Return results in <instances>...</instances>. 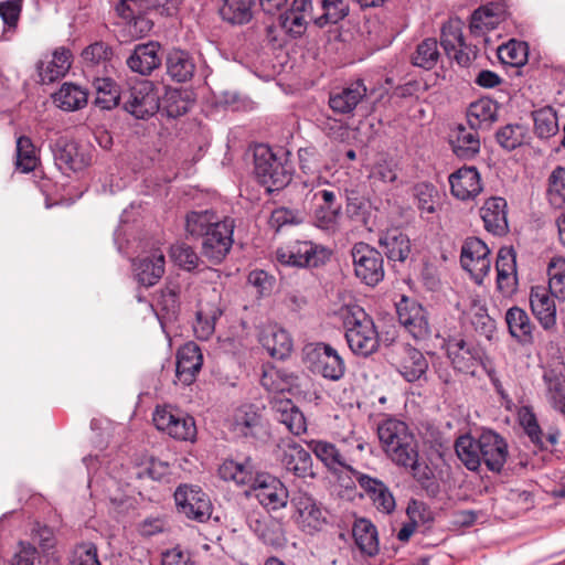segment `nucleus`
<instances>
[{
  "label": "nucleus",
  "instance_id": "obj_1",
  "mask_svg": "<svg viewBox=\"0 0 565 565\" xmlns=\"http://www.w3.org/2000/svg\"><path fill=\"white\" fill-rule=\"evenodd\" d=\"M235 220L220 217L213 210L191 211L185 215V232L192 238H201V253L218 265L228 255L234 243Z\"/></svg>",
  "mask_w": 565,
  "mask_h": 565
},
{
  "label": "nucleus",
  "instance_id": "obj_2",
  "mask_svg": "<svg viewBox=\"0 0 565 565\" xmlns=\"http://www.w3.org/2000/svg\"><path fill=\"white\" fill-rule=\"evenodd\" d=\"M377 437L382 450L396 466H411L418 457V444L408 425L395 417H386L377 424Z\"/></svg>",
  "mask_w": 565,
  "mask_h": 565
},
{
  "label": "nucleus",
  "instance_id": "obj_3",
  "mask_svg": "<svg viewBox=\"0 0 565 565\" xmlns=\"http://www.w3.org/2000/svg\"><path fill=\"white\" fill-rule=\"evenodd\" d=\"M344 337L351 352L369 358L379 351L381 340L373 318L360 306L349 307L343 316Z\"/></svg>",
  "mask_w": 565,
  "mask_h": 565
},
{
  "label": "nucleus",
  "instance_id": "obj_4",
  "mask_svg": "<svg viewBox=\"0 0 565 565\" xmlns=\"http://www.w3.org/2000/svg\"><path fill=\"white\" fill-rule=\"evenodd\" d=\"M285 158L278 157L269 147L256 148L254 172L258 182L265 186L267 192L279 191L286 188L292 179V164L288 160V152Z\"/></svg>",
  "mask_w": 565,
  "mask_h": 565
},
{
  "label": "nucleus",
  "instance_id": "obj_5",
  "mask_svg": "<svg viewBox=\"0 0 565 565\" xmlns=\"http://www.w3.org/2000/svg\"><path fill=\"white\" fill-rule=\"evenodd\" d=\"M302 361L308 370L329 381H339L345 374V363L337 349L326 342H309L302 348Z\"/></svg>",
  "mask_w": 565,
  "mask_h": 565
},
{
  "label": "nucleus",
  "instance_id": "obj_6",
  "mask_svg": "<svg viewBox=\"0 0 565 565\" xmlns=\"http://www.w3.org/2000/svg\"><path fill=\"white\" fill-rule=\"evenodd\" d=\"M443 349L452 369L459 373L476 376L480 367H486V351L475 341L449 335L444 340Z\"/></svg>",
  "mask_w": 565,
  "mask_h": 565
},
{
  "label": "nucleus",
  "instance_id": "obj_7",
  "mask_svg": "<svg viewBox=\"0 0 565 565\" xmlns=\"http://www.w3.org/2000/svg\"><path fill=\"white\" fill-rule=\"evenodd\" d=\"M332 250L311 241H296L276 250V258L281 265L298 268H319L326 265Z\"/></svg>",
  "mask_w": 565,
  "mask_h": 565
},
{
  "label": "nucleus",
  "instance_id": "obj_8",
  "mask_svg": "<svg viewBox=\"0 0 565 565\" xmlns=\"http://www.w3.org/2000/svg\"><path fill=\"white\" fill-rule=\"evenodd\" d=\"M350 255L354 276L362 284L375 287L384 279V258L375 247L365 242H358L352 246Z\"/></svg>",
  "mask_w": 565,
  "mask_h": 565
},
{
  "label": "nucleus",
  "instance_id": "obj_9",
  "mask_svg": "<svg viewBox=\"0 0 565 565\" xmlns=\"http://www.w3.org/2000/svg\"><path fill=\"white\" fill-rule=\"evenodd\" d=\"M391 364L406 382L414 383L424 379L429 363L424 353L409 343L393 345L388 351Z\"/></svg>",
  "mask_w": 565,
  "mask_h": 565
},
{
  "label": "nucleus",
  "instance_id": "obj_10",
  "mask_svg": "<svg viewBox=\"0 0 565 565\" xmlns=\"http://www.w3.org/2000/svg\"><path fill=\"white\" fill-rule=\"evenodd\" d=\"M295 510L294 519L298 527L306 534H315L327 524L326 511L312 495L298 491L291 498Z\"/></svg>",
  "mask_w": 565,
  "mask_h": 565
},
{
  "label": "nucleus",
  "instance_id": "obj_11",
  "mask_svg": "<svg viewBox=\"0 0 565 565\" xmlns=\"http://www.w3.org/2000/svg\"><path fill=\"white\" fill-rule=\"evenodd\" d=\"M122 108L136 119H148L160 108L159 97L152 83L140 82L124 92Z\"/></svg>",
  "mask_w": 565,
  "mask_h": 565
},
{
  "label": "nucleus",
  "instance_id": "obj_12",
  "mask_svg": "<svg viewBox=\"0 0 565 565\" xmlns=\"http://www.w3.org/2000/svg\"><path fill=\"white\" fill-rule=\"evenodd\" d=\"M51 150L56 167L65 174L83 171L92 162L90 152L66 136L57 138Z\"/></svg>",
  "mask_w": 565,
  "mask_h": 565
},
{
  "label": "nucleus",
  "instance_id": "obj_13",
  "mask_svg": "<svg viewBox=\"0 0 565 565\" xmlns=\"http://www.w3.org/2000/svg\"><path fill=\"white\" fill-rule=\"evenodd\" d=\"M174 500L178 511L190 520L203 523L211 518V500L198 486L180 484L174 492Z\"/></svg>",
  "mask_w": 565,
  "mask_h": 565
},
{
  "label": "nucleus",
  "instance_id": "obj_14",
  "mask_svg": "<svg viewBox=\"0 0 565 565\" xmlns=\"http://www.w3.org/2000/svg\"><path fill=\"white\" fill-rule=\"evenodd\" d=\"M440 45L447 56L454 58L460 66L470 65L477 57L478 49L465 42L462 22L459 19L444 23L440 31Z\"/></svg>",
  "mask_w": 565,
  "mask_h": 565
},
{
  "label": "nucleus",
  "instance_id": "obj_15",
  "mask_svg": "<svg viewBox=\"0 0 565 565\" xmlns=\"http://www.w3.org/2000/svg\"><path fill=\"white\" fill-rule=\"evenodd\" d=\"M250 491L267 511H278L288 503L289 493L285 484L267 472H257L252 480Z\"/></svg>",
  "mask_w": 565,
  "mask_h": 565
},
{
  "label": "nucleus",
  "instance_id": "obj_16",
  "mask_svg": "<svg viewBox=\"0 0 565 565\" xmlns=\"http://www.w3.org/2000/svg\"><path fill=\"white\" fill-rule=\"evenodd\" d=\"M395 307L398 322L415 340H426L430 335L427 311L417 300L402 296Z\"/></svg>",
  "mask_w": 565,
  "mask_h": 565
},
{
  "label": "nucleus",
  "instance_id": "obj_17",
  "mask_svg": "<svg viewBox=\"0 0 565 565\" xmlns=\"http://www.w3.org/2000/svg\"><path fill=\"white\" fill-rule=\"evenodd\" d=\"M340 192L322 189L313 194L316 207L313 211V224L323 231L335 232L342 217V204L338 200Z\"/></svg>",
  "mask_w": 565,
  "mask_h": 565
},
{
  "label": "nucleus",
  "instance_id": "obj_18",
  "mask_svg": "<svg viewBox=\"0 0 565 565\" xmlns=\"http://www.w3.org/2000/svg\"><path fill=\"white\" fill-rule=\"evenodd\" d=\"M460 263L476 282H482L491 268L490 249L478 237H467L461 247Z\"/></svg>",
  "mask_w": 565,
  "mask_h": 565
},
{
  "label": "nucleus",
  "instance_id": "obj_19",
  "mask_svg": "<svg viewBox=\"0 0 565 565\" xmlns=\"http://www.w3.org/2000/svg\"><path fill=\"white\" fill-rule=\"evenodd\" d=\"M478 443L481 463L488 470L501 473L509 456L505 439L492 429H483L478 436Z\"/></svg>",
  "mask_w": 565,
  "mask_h": 565
},
{
  "label": "nucleus",
  "instance_id": "obj_20",
  "mask_svg": "<svg viewBox=\"0 0 565 565\" xmlns=\"http://www.w3.org/2000/svg\"><path fill=\"white\" fill-rule=\"evenodd\" d=\"M554 298L544 286L532 287L529 297L533 316L540 327L548 333H554L557 330V310Z\"/></svg>",
  "mask_w": 565,
  "mask_h": 565
},
{
  "label": "nucleus",
  "instance_id": "obj_21",
  "mask_svg": "<svg viewBox=\"0 0 565 565\" xmlns=\"http://www.w3.org/2000/svg\"><path fill=\"white\" fill-rule=\"evenodd\" d=\"M280 448V462L287 472L301 479L316 478L311 455L300 444L289 439Z\"/></svg>",
  "mask_w": 565,
  "mask_h": 565
},
{
  "label": "nucleus",
  "instance_id": "obj_22",
  "mask_svg": "<svg viewBox=\"0 0 565 565\" xmlns=\"http://www.w3.org/2000/svg\"><path fill=\"white\" fill-rule=\"evenodd\" d=\"M159 430L179 440H194L196 436L195 420L192 416L173 414L163 408L156 409L152 418Z\"/></svg>",
  "mask_w": 565,
  "mask_h": 565
},
{
  "label": "nucleus",
  "instance_id": "obj_23",
  "mask_svg": "<svg viewBox=\"0 0 565 565\" xmlns=\"http://www.w3.org/2000/svg\"><path fill=\"white\" fill-rule=\"evenodd\" d=\"M504 322L509 335L518 345L529 348L535 343L537 328L525 309L512 306L505 311Z\"/></svg>",
  "mask_w": 565,
  "mask_h": 565
},
{
  "label": "nucleus",
  "instance_id": "obj_24",
  "mask_svg": "<svg viewBox=\"0 0 565 565\" xmlns=\"http://www.w3.org/2000/svg\"><path fill=\"white\" fill-rule=\"evenodd\" d=\"M366 95L367 88L364 81L359 78L330 92L328 104L335 114L348 115L353 113Z\"/></svg>",
  "mask_w": 565,
  "mask_h": 565
},
{
  "label": "nucleus",
  "instance_id": "obj_25",
  "mask_svg": "<svg viewBox=\"0 0 565 565\" xmlns=\"http://www.w3.org/2000/svg\"><path fill=\"white\" fill-rule=\"evenodd\" d=\"M269 404L275 418L284 424L292 435L299 436L307 431L306 417L290 398L275 395L269 401Z\"/></svg>",
  "mask_w": 565,
  "mask_h": 565
},
{
  "label": "nucleus",
  "instance_id": "obj_26",
  "mask_svg": "<svg viewBox=\"0 0 565 565\" xmlns=\"http://www.w3.org/2000/svg\"><path fill=\"white\" fill-rule=\"evenodd\" d=\"M203 364V355L199 345L188 342L177 353L175 376L183 385L192 384Z\"/></svg>",
  "mask_w": 565,
  "mask_h": 565
},
{
  "label": "nucleus",
  "instance_id": "obj_27",
  "mask_svg": "<svg viewBox=\"0 0 565 565\" xmlns=\"http://www.w3.org/2000/svg\"><path fill=\"white\" fill-rule=\"evenodd\" d=\"M354 478L361 489L365 491L377 511L391 514L396 507L395 498L390 488L380 479L372 478L362 472H354Z\"/></svg>",
  "mask_w": 565,
  "mask_h": 565
},
{
  "label": "nucleus",
  "instance_id": "obj_28",
  "mask_svg": "<svg viewBox=\"0 0 565 565\" xmlns=\"http://www.w3.org/2000/svg\"><path fill=\"white\" fill-rule=\"evenodd\" d=\"M159 42L149 41L135 46V50L127 58L128 67L140 75H150L159 68L162 63Z\"/></svg>",
  "mask_w": 565,
  "mask_h": 565
},
{
  "label": "nucleus",
  "instance_id": "obj_29",
  "mask_svg": "<svg viewBox=\"0 0 565 565\" xmlns=\"http://www.w3.org/2000/svg\"><path fill=\"white\" fill-rule=\"evenodd\" d=\"M454 196L466 201L475 199L482 191L480 173L476 167H462L449 175Z\"/></svg>",
  "mask_w": 565,
  "mask_h": 565
},
{
  "label": "nucleus",
  "instance_id": "obj_30",
  "mask_svg": "<svg viewBox=\"0 0 565 565\" xmlns=\"http://www.w3.org/2000/svg\"><path fill=\"white\" fill-rule=\"evenodd\" d=\"M508 204L503 198H490L480 209L484 228L497 236H503L509 231L507 211Z\"/></svg>",
  "mask_w": 565,
  "mask_h": 565
},
{
  "label": "nucleus",
  "instance_id": "obj_31",
  "mask_svg": "<svg viewBox=\"0 0 565 565\" xmlns=\"http://www.w3.org/2000/svg\"><path fill=\"white\" fill-rule=\"evenodd\" d=\"M505 19V9L501 3L491 2L473 11L469 30L475 36H482L494 30Z\"/></svg>",
  "mask_w": 565,
  "mask_h": 565
},
{
  "label": "nucleus",
  "instance_id": "obj_32",
  "mask_svg": "<svg viewBox=\"0 0 565 565\" xmlns=\"http://www.w3.org/2000/svg\"><path fill=\"white\" fill-rule=\"evenodd\" d=\"M73 54L65 46L57 47L49 62L40 61L36 64L41 84H51L64 77L71 68Z\"/></svg>",
  "mask_w": 565,
  "mask_h": 565
},
{
  "label": "nucleus",
  "instance_id": "obj_33",
  "mask_svg": "<svg viewBox=\"0 0 565 565\" xmlns=\"http://www.w3.org/2000/svg\"><path fill=\"white\" fill-rule=\"evenodd\" d=\"M257 10V0H221L218 15L232 26L248 24Z\"/></svg>",
  "mask_w": 565,
  "mask_h": 565
},
{
  "label": "nucleus",
  "instance_id": "obj_34",
  "mask_svg": "<svg viewBox=\"0 0 565 565\" xmlns=\"http://www.w3.org/2000/svg\"><path fill=\"white\" fill-rule=\"evenodd\" d=\"M379 245L387 259L392 262L404 263L412 252L409 237L397 227L381 233Z\"/></svg>",
  "mask_w": 565,
  "mask_h": 565
},
{
  "label": "nucleus",
  "instance_id": "obj_35",
  "mask_svg": "<svg viewBox=\"0 0 565 565\" xmlns=\"http://www.w3.org/2000/svg\"><path fill=\"white\" fill-rule=\"evenodd\" d=\"M454 153L463 160L475 158L480 151V137L478 130L458 124L449 136Z\"/></svg>",
  "mask_w": 565,
  "mask_h": 565
},
{
  "label": "nucleus",
  "instance_id": "obj_36",
  "mask_svg": "<svg viewBox=\"0 0 565 565\" xmlns=\"http://www.w3.org/2000/svg\"><path fill=\"white\" fill-rule=\"evenodd\" d=\"M164 255L158 249L149 256L138 258L134 263L137 281L145 287L156 285L164 274Z\"/></svg>",
  "mask_w": 565,
  "mask_h": 565
},
{
  "label": "nucleus",
  "instance_id": "obj_37",
  "mask_svg": "<svg viewBox=\"0 0 565 565\" xmlns=\"http://www.w3.org/2000/svg\"><path fill=\"white\" fill-rule=\"evenodd\" d=\"M259 341L270 356L285 359L292 351V339L290 334L277 324L267 326L260 333Z\"/></svg>",
  "mask_w": 565,
  "mask_h": 565
},
{
  "label": "nucleus",
  "instance_id": "obj_38",
  "mask_svg": "<svg viewBox=\"0 0 565 565\" xmlns=\"http://www.w3.org/2000/svg\"><path fill=\"white\" fill-rule=\"evenodd\" d=\"M166 67L172 81L184 83L194 76L196 64L190 52L181 49H172L167 54Z\"/></svg>",
  "mask_w": 565,
  "mask_h": 565
},
{
  "label": "nucleus",
  "instance_id": "obj_39",
  "mask_svg": "<svg viewBox=\"0 0 565 565\" xmlns=\"http://www.w3.org/2000/svg\"><path fill=\"white\" fill-rule=\"evenodd\" d=\"M498 103L490 98H480L471 103L467 110V122L472 130H488L498 120Z\"/></svg>",
  "mask_w": 565,
  "mask_h": 565
},
{
  "label": "nucleus",
  "instance_id": "obj_40",
  "mask_svg": "<svg viewBox=\"0 0 565 565\" xmlns=\"http://www.w3.org/2000/svg\"><path fill=\"white\" fill-rule=\"evenodd\" d=\"M352 535L359 551L367 556L374 557L380 552V542L376 526L367 519H356L352 526Z\"/></svg>",
  "mask_w": 565,
  "mask_h": 565
},
{
  "label": "nucleus",
  "instance_id": "obj_41",
  "mask_svg": "<svg viewBox=\"0 0 565 565\" xmlns=\"http://www.w3.org/2000/svg\"><path fill=\"white\" fill-rule=\"evenodd\" d=\"M262 427V415L253 404L238 407L233 418V430L243 437H256Z\"/></svg>",
  "mask_w": 565,
  "mask_h": 565
},
{
  "label": "nucleus",
  "instance_id": "obj_42",
  "mask_svg": "<svg viewBox=\"0 0 565 565\" xmlns=\"http://www.w3.org/2000/svg\"><path fill=\"white\" fill-rule=\"evenodd\" d=\"M96 90L94 104L103 110H110L117 107L122 100L124 92L110 77H96L93 82Z\"/></svg>",
  "mask_w": 565,
  "mask_h": 565
},
{
  "label": "nucleus",
  "instance_id": "obj_43",
  "mask_svg": "<svg viewBox=\"0 0 565 565\" xmlns=\"http://www.w3.org/2000/svg\"><path fill=\"white\" fill-rule=\"evenodd\" d=\"M308 447L315 454V456L329 469L332 471H338L339 469L351 470V467L347 465L344 456L340 452V450L335 447L334 444L326 441L312 439L308 441Z\"/></svg>",
  "mask_w": 565,
  "mask_h": 565
},
{
  "label": "nucleus",
  "instance_id": "obj_44",
  "mask_svg": "<svg viewBox=\"0 0 565 565\" xmlns=\"http://www.w3.org/2000/svg\"><path fill=\"white\" fill-rule=\"evenodd\" d=\"M542 381L545 398L552 408L565 402V371L563 369H545Z\"/></svg>",
  "mask_w": 565,
  "mask_h": 565
},
{
  "label": "nucleus",
  "instance_id": "obj_45",
  "mask_svg": "<svg viewBox=\"0 0 565 565\" xmlns=\"http://www.w3.org/2000/svg\"><path fill=\"white\" fill-rule=\"evenodd\" d=\"M54 103L63 110L74 111L87 105L88 92L73 83H64L53 95Z\"/></svg>",
  "mask_w": 565,
  "mask_h": 565
},
{
  "label": "nucleus",
  "instance_id": "obj_46",
  "mask_svg": "<svg viewBox=\"0 0 565 565\" xmlns=\"http://www.w3.org/2000/svg\"><path fill=\"white\" fill-rule=\"evenodd\" d=\"M297 382V375L277 367L264 370L260 377V384L265 390L278 394L290 392L298 385Z\"/></svg>",
  "mask_w": 565,
  "mask_h": 565
},
{
  "label": "nucleus",
  "instance_id": "obj_47",
  "mask_svg": "<svg viewBox=\"0 0 565 565\" xmlns=\"http://www.w3.org/2000/svg\"><path fill=\"white\" fill-rule=\"evenodd\" d=\"M255 467L250 458L243 462L226 459L218 467V476L225 481H234L237 484H247L254 479Z\"/></svg>",
  "mask_w": 565,
  "mask_h": 565
},
{
  "label": "nucleus",
  "instance_id": "obj_48",
  "mask_svg": "<svg viewBox=\"0 0 565 565\" xmlns=\"http://www.w3.org/2000/svg\"><path fill=\"white\" fill-rule=\"evenodd\" d=\"M533 132L540 139H548L558 132V118L552 106H544L531 113Z\"/></svg>",
  "mask_w": 565,
  "mask_h": 565
},
{
  "label": "nucleus",
  "instance_id": "obj_49",
  "mask_svg": "<svg viewBox=\"0 0 565 565\" xmlns=\"http://www.w3.org/2000/svg\"><path fill=\"white\" fill-rule=\"evenodd\" d=\"M455 451L467 469L477 471L480 468L481 456L478 437L475 438L470 434L459 436L455 441Z\"/></svg>",
  "mask_w": 565,
  "mask_h": 565
},
{
  "label": "nucleus",
  "instance_id": "obj_50",
  "mask_svg": "<svg viewBox=\"0 0 565 565\" xmlns=\"http://www.w3.org/2000/svg\"><path fill=\"white\" fill-rule=\"evenodd\" d=\"M440 58L438 42L434 38H426L419 42L411 55V63L426 71L433 70Z\"/></svg>",
  "mask_w": 565,
  "mask_h": 565
},
{
  "label": "nucleus",
  "instance_id": "obj_51",
  "mask_svg": "<svg viewBox=\"0 0 565 565\" xmlns=\"http://www.w3.org/2000/svg\"><path fill=\"white\" fill-rule=\"evenodd\" d=\"M495 139L503 149L511 151L529 142V128L521 124H508L497 131Z\"/></svg>",
  "mask_w": 565,
  "mask_h": 565
},
{
  "label": "nucleus",
  "instance_id": "obj_52",
  "mask_svg": "<svg viewBox=\"0 0 565 565\" xmlns=\"http://www.w3.org/2000/svg\"><path fill=\"white\" fill-rule=\"evenodd\" d=\"M321 13L315 19V25L322 29L329 24H337L349 14L345 0H320Z\"/></svg>",
  "mask_w": 565,
  "mask_h": 565
},
{
  "label": "nucleus",
  "instance_id": "obj_53",
  "mask_svg": "<svg viewBox=\"0 0 565 565\" xmlns=\"http://www.w3.org/2000/svg\"><path fill=\"white\" fill-rule=\"evenodd\" d=\"M548 286L546 289L556 299L565 300V258L553 257L547 265Z\"/></svg>",
  "mask_w": 565,
  "mask_h": 565
},
{
  "label": "nucleus",
  "instance_id": "obj_54",
  "mask_svg": "<svg viewBox=\"0 0 565 565\" xmlns=\"http://www.w3.org/2000/svg\"><path fill=\"white\" fill-rule=\"evenodd\" d=\"M529 45L524 41L511 39L498 47L499 60L513 67L523 66L527 61Z\"/></svg>",
  "mask_w": 565,
  "mask_h": 565
},
{
  "label": "nucleus",
  "instance_id": "obj_55",
  "mask_svg": "<svg viewBox=\"0 0 565 565\" xmlns=\"http://www.w3.org/2000/svg\"><path fill=\"white\" fill-rule=\"evenodd\" d=\"M114 55L113 47L104 42L96 41L87 45L81 53L82 63L87 68L105 66Z\"/></svg>",
  "mask_w": 565,
  "mask_h": 565
},
{
  "label": "nucleus",
  "instance_id": "obj_56",
  "mask_svg": "<svg viewBox=\"0 0 565 565\" xmlns=\"http://www.w3.org/2000/svg\"><path fill=\"white\" fill-rule=\"evenodd\" d=\"M519 422L531 443L540 450H545L543 430L537 422L535 413L530 407H523L519 412Z\"/></svg>",
  "mask_w": 565,
  "mask_h": 565
},
{
  "label": "nucleus",
  "instance_id": "obj_57",
  "mask_svg": "<svg viewBox=\"0 0 565 565\" xmlns=\"http://www.w3.org/2000/svg\"><path fill=\"white\" fill-rule=\"evenodd\" d=\"M402 467L412 471L414 479L429 497L435 498L440 492V487L434 476V472L427 465L419 463V456L416 457V462L414 465Z\"/></svg>",
  "mask_w": 565,
  "mask_h": 565
},
{
  "label": "nucleus",
  "instance_id": "obj_58",
  "mask_svg": "<svg viewBox=\"0 0 565 565\" xmlns=\"http://www.w3.org/2000/svg\"><path fill=\"white\" fill-rule=\"evenodd\" d=\"M469 320L475 331L490 340L495 331V321L492 319L484 306L472 303L469 312Z\"/></svg>",
  "mask_w": 565,
  "mask_h": 565
},
{
  "label": "nucleus",
  "instance_id": "obj_59",
  "mask_svg": "<svg viewBox=\"0 0 565 565\" xmlns=\"http://www.w3.org/2000/svg\"><path fill=\"white\" fill-rule=\"evenodd\" d=\"M547 200L554 209L565 205V168L557 167L548 178Z\"/></svg>",
  "mask_w": 565,
  "mask_h": 565
},
{
  "label": "nucleus",
  "instance_id": "obj_60",
  "mask_svg": "<svg viewBox=\"0 0 565 565\" xmlns=\"http://www.w3.org/2000/svg\"><path fill=\"white\" fill-rule=\"evenodd\" d=\"M17 167L22 172H31L36 168L38 158L32 140L26 136H20L17 140Z\"/></svg>",
  "mask_w": 565,
  "mask_h": 565
},
{
  "label": "nucleus",
  "instance_id": "obj_61",
  "mask_svg": "<svg viewBox=\"0 0 565 565\" xmlns=\"http://www.w3.org/2000/svg\"><path fill=\"white\" fill-rule=\"evenodd\" d=\"M413 194L416 201V205L422 212H435V204L438 196L435 185L427 182L417 183L413 188Z\"/></svg>",
  "mask_w": 565,
  "mask_h": 565
},
{
  "label": "nucleus",
  "instance_id": "obj_62",
  "mask_svg": "<svg viewBox=\"0 0 565 565\" xmlns=\"http://www.w3.org/2000/svg\"><path fill=\"white\" fill-rule=\"evenodd\" d=\"M170 256L178 266L185 270L195 269L200 262V257L194 248L184 243L172 245Z\"/></svg>",
  "mask_w": 565,
  "mask_h": 565
},
{
  "label": "nucleus",
  "instance_id": "obj_63",
  "mask_svg": "<svg viewBox=\"0 0 565 565\" xmlns=\"http://www.w3.org/2000/svg\"><path fill=\"white\" fill-rule=\"evenodd\" d=\"M115 9L118 17L126 21L153 10V2L151 0H120Z\"/></svg>",
  "mask_w": 565,
  "mask_h": 565
},
{
  "label": "nucleus",
  "instance_id": "obj_64",
  "mask_svg": "<svg viewBox=\"0 0 565 565\" xmlns=\"http://www.w3.org/2000/svg\"><path fill=\"white\" fill-rule=\"evenodd\" d=\"M191 107V100L179 90L170 92L163 100V109L168 117L178 118L185 115Z\"/></svg>",
  "mask_w": 565,
  "mask_h": 565
}]
</instances>
